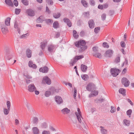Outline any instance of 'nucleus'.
<instances>
[{"instance_id":"41","label":"nucleus","mask_w":134,"mask_h":134,"mask_svg":"<svg viewBox=\"0 0 134 134\" xmlns=\"http://www.w3.org/2000/svg\"><path fill=\"white\" fill-rule=\"evenodd\" d=\"M106 14L105 13H103L101 16V18L102 19L103 21H104L105 20L106 18Z\"/></svg>"},{"instance_id":"38","label":"nucleus","mask_w":134,"mask_h":134,"mask_svg":"<svg viewBox=\"0 0 134 134\" xmlns=\"http://www.w3.org/2000/svg\"><path fill=\"white\" fill-rule=\"evenodd\" d=\"M100 30V27H96L94 29V32L96 34H97Z\"/></svg>"},{"instance_id":"21","label":"nucleus","mask_w":134,"mask_h":134,"mask_svg":"<svg viewBox=\"0 0 134 134\" xmlns=\"http://www.w3.org/2000/svg\"><path fill=\"white\" fill-rule=\"evenodd\" d=\"M62 111L63 114H67L70 112V110L68 109L67 108H65L62 109Z\"/></svg>"},{"instance_id":"4","label":"nucleus","mask_w":134,"mask_h":134,"mask_svg":"<svg viewBox=\"0 0 134 134\" xmlns=\"http://www.w3.org/2000/svg\"><path fill=\"white\" fill-rule=\"evenodd\" d=\"M122 84L125 87H127L130 84V82L128 79L126 77L122 78L121 80Z\"/></svg>"},{"instance_id":"20","label":"nucleus","mask_w":134,"mask_h":134,"mask_svg":"<svg viewBox=\"0 0 134 134\" xmlns=\"http://www.w3.org/2000/svg\"><path fill=\"white\" fill-rule=\"evenodd\" d=\"M43 17L42 16H41L37 19L36 22L37 23H42L43 21Z\"/></svg>"},{"instance_id":"8","label":"nucleus","mask_w":134,"mask_h":134,"mask_svg":"<svg viewBox=\"0 0 134 134\" xmlns=\"http://www.w3.org/2000/svg\"><path fill=\"white\" fill-rule=\"evenodd\" d=\"M1 28L3 34H5L6 33L8 32V30L6 26L4 24H1Z\"/></svg>"},{"instance_id":"61","label":"nucleus","mask_w":134,"mask_h":134,"mask_svg":"<svg viewBox=\"0 0 134 134\" xmlns=\"http://www.w3.org/2000/svg\"><path fill=\"white\" fill-rule=\"evenodd\" d=\"M42 134H50V133L49 131L44 130L43 131Z\"/></svg>"},{"instance_id":"27","label":"nucleus","mask_w":134,"mask_h":134,"mask_svg":"<svg viewBox=\"0 0 134 134\" xmlns=\"http://www.w3.org/2000/svg\"><path fill=\"white\" fill-rule=\"evenodd\" d=\"M23 76L25 77L24 78L28 79H29L32 78V77L28 74V73L27 72H26L24 73Z\"/></svg>"},{"instance_id":"62","label":"nucleus","mask_w":134,"mask_h":134,"mask_svg":"<svg viewBox=\"0 0 134 134\" xmlns=\"http://www.w3.org/2000/svg\"><path fill=\"white\" fill-rule=\"evenodd\" d=\"M67 25L69 27H71L72 26V23L69 20L68 21V22L66 23Z\"/></svg>"},{"instance_id":"58","label":"nucleus","mask_w":134,"mask_h":134,"mask_svg":"<svg viewBox=\"0 0 134 134\" xmlns=\"http://www.w3.org/2000/svg\"><path fill=\"white\" fill-rule=\"evenodd\" d=\"M13 3L14 5L16 6H17L18 5V2L17 0H14Z\"/></svg>"},{"instance_id":"34","label":"nucleus","mask_w":134,"mask_h":134,"mask_svg":"<svg viewBox=\"0 0 134 134\" xmlns=\"http://www.w3.org/2000/svg\"><path fill=\"white\" fill-rule=\"evenodd\" d=\"M76 60L74 59H73V60H71L70 63V64L71 66H73L74 64L76 62Z\"/></svg>"},{"instance_id":"10","label":"nucleus","mask_w":134,"mask_h":134,"mask_svg":"<svg viewBox=\"0 0 134 134\" xmlns=\"http://www.w3.org/2000/svg\"><path fill=\"white\" fill-rule=\"evenodd\" d=\"M113 53V51L112 50L108 49L105 52L104 56L105 57L110 58L112 56Z\"/></svg>"},{"instance_id":"26","label":"nucleus","mask_w":134,"mask_h":134,"mask_svg":"<svg viewBox=\"0 0 134 134\" xmlns=\"http://www.w3.org/2000/svg\"><path fill=\"white\" fill-rule=\"evenodd\" d=\"M53 17L55 19L59 18L61 15V14L59 13H54L53 14Z\"/></svg>"},{"instance_id":"29","label":"nucleus","mask_w":134,"mask_h":134,"mask_svg":"<svg viewBox=\"0 0 134 134\" xmlns=\"http://www.w3.org/2000/svg\"><path fill=\"white\" fill-rule=\"evenodd\" d=\"M93 93L91 94V95H89V97H93L94 96H96L98 95V92L97 91L94 90L93 91Z\"/></svg>"},{"instance_id":"1","label":"nucleus","mask_w":134,"mask_h":134,"mask_svg":"<svg viewBox=\"0 0 134 134\" xmlns=\"http://www.w3.org/2000/svg\"><path fill=\"white\" fill-rule=\"evenodd\" d=\"M86 43L84 40H80L78 41H76L75 44L77 47H81V49L79 50L80 52L84 51L87 48V46L86 45Z\"/></svg>"},{"instance_id":"18","label":"nucleus","mask_w":134,"mask_h":134,"mask_svg":"<svg viewBox=\"0 0 134 134\" xmlns=\"http://www.w3.org/2000/svg\"><path fill=\"white\" fill-rule=\"evenodd\" d=\"M5 2L6 4L9 6L12 7L14 6L11 0H5Z\"/></svg>"},{"instance_id":"39","label":"nucleus","mask_w":134,"mask_h":134,"mask_svg":"<svg viewBox=\"0 0 134 134\" xmlns=\"http://www.w3.org/2000/svg\"><path fill=\"white\" fill-rule=\"evenodd\" d=\"M51 93L50 91H46L45 93V95L46 97H48L51 94Z\"/></svg>"},{"instance_id":"5","label":"nucleus","mask_w":134,"mask_h":134,"mask_svg":"<svg viewBox=\"0 0 134 134\" xmlns=\"http://www.w3.org/2000/svg\"><path fill=\"white\" fill-rule=\"evenodd\" d=\"M56 48L55 45L50 44L48 46V51L50 53H52L53 52H54Z\"/></svg>"},{"instance_id":"35","label":"nucleus","mask_w":134,"mask_h":134,"mask_svg":"<svg viewBox=\"0 0 134 134\" xmlns=\"http://www.w3.org/2000/svg\"><path fill=\"white\" fill-rule=\"evenodd\" d=\"M93 56L96 57L98 58H100L102 57L101 54L99 53H97L96 54H94V55Z\"/></svg>"},{"instance_id":"57","label":"nucleus","mask_w":134,"mask_h":134,"mask_svg":"<svg viewBox=\"0 0 134 134\" xmlns=\"http://www.w3.org/2000/svg\"><path fill=\"white\" fill-rule=\"evenodd\" d=\"M18 26V25L17 21H15L14 24V27L15 29H17L19 28Z\"/></svg>"},{"instance_id":"31","label":"nucleus","mask_w":134,"mask_h":134,"mask_svg":"<svg viewBox=\"0 0 134 134\" xmlns=\"http://www.w3.org/2000/svg\"><path fill=\"white\" fill-rule=\"evenodd\" d=\"M81 2L84 7L86 8L87 7L88 3L85 1L82 0Z\"/></svg>"},{"instance_id":"7","label":"nucleus","mask_w":134,"mask_h":134,"mask_svg":"<svg viewBox=\"0 0 134 134\" xmlns=\"http://www.w3.org/2000/svg\"><path fill=\"white\" fill-rule=\"evenodd\" d=\"M56 102L59 104H60L63 103V101L61 97L58 96H56L54 97Z\"/></svg>"},{"instance_id":"63","label":"nucleus","mask_w":134,"mask_h":134,"mask_svg":"<svg viewBox=\"0 0 134 134\" xmlns=\"http://www.w3.org/2000/svg\"><path fill=\"white\" fill-rule=\"evenodd\" d=\"M80 36L81 37H83L85 35V32L83 31H81L80 33Z\"/></svg>"},{"instance_id":"48","label":"nucleus","mask_w":134,"mask_h":134,"mask_svg":"<svg viewBox=\"0 0 134 134\" xmlns=\"http://www.w3.org/2000/svg\"><path fill=\"white\" fill-rule=\"evenodd\" d=\"M41 127L42 128H46L47 127V124L45 122H44L42 123L41 125Z\"/></svg>"},{"instance_id":"44","label":"nucleus","mask_w":134,"mask_h":134,"mask_svg":"<svg viewBox=\"0 0 134 134\" xmlns=\"http://www.w3.org/2000/svg\"><path fill=\"white\" fill-rule=\"evenodd\" d=\"M89 3L92 6H94L95 5V2L94 0H90Z\"/></svg>"},{"instance_id":"53","label":"nucleus","mask_w":134,"mask_h":134,"mask_svg":"<svg viewBox=\"0 0 134 134\" xmlns=\"http://www.w3.org/2000/svg\"><path fill=\"white\" fill-rule=\"evenodd\" d=\"M120 45L122 47L124 48L125 47L126 44L124 41H121L120 43Z\"/></svg>"},{"instance_id":"55","label":"nucleus","mask_w":134,"mask_h":134,"mask_svg":"<svg viewBox=\"0 0 134 134\" xmlns=\"http://www.w3.org/2000/svg\"><path fill=\"white\" fill-rule=\"evenodd\" d=\"M82 23V20H79L77 21V25L78 26H81V24Z\"/></svg>"},{"instance_id":"22","label":"nucleus","mask_w":134,"mask_h":134,"mask_svg":"<svg viewBox=\"0 0 134 134\" xmlns=\"http://www.w3.org/2000/svg\"><path fill=\"white\" fill-rule=\"evenodd\" d=\"M92 83H88L86 87V89L87 90L89 91H91L92 90Z\"/></svg>"},{"instance_id":"32","label":"nucleus","mask_w":134,"mask_h":134,"mask_svg":"<svg viewBox=\"0 0 134 134\" xmlns=\"http://www.w3.org/2000/svg\"><path fill=\"white\" fill-rule=\"evenodd\" d=\"M38 118L36 117H34L33 118V122L34 124H37L38 122Z\"/></svg>"},{"instance_id":"2","label":"nucleus","mask_w":134,"mask_h":134,"mask_svg":"<svg viewBox=\"0 0 134 134\" xmlns=\"http://www.w3.org/2000/svg\"><path fill=\"white\" fill-rule=\"evenodd\" d=\"M120 71L118 69L111 68L110 69V72L111 74L114 77H116L120 73Z\"/></svg>"},{"instance_id":"43","label":"nucleus","mask_w":134,"mask_h":134,"mask_svg":"<svg viewBox=\"0 0 134 134\" xmlns=\"http://www.w3.org/2000/svg\"><path fill=\"white\" fill-rule=\"evenodd\" d=\"M101 131L103 134H107V130L105 129H101Z\"/></svg>"},{"instance_id":"16","label":"nucleus","mask_w":134,"mask_h":134,"mask_svg":"<svg viewBox=\"0 0 134 134\" xmlns=\"http://www.w3.org/2000/svg\"><path fill=\"white\" fill-rule=\"evenodd\" d=\"M26 53L27 56L28 58H30L31 57L32 52L29 48L27 49Z\"/></svg>"},{"instance_id":"28","label":"nucleus","mask_w":134,"mask_h":134,"mask_svg":"<svg viewBox=\"0 0 134 134\" xmlns=\"http://www.w3.org/2000/svg\"><path fill=\"white\" fill-rule=\"evenodd\" d=\"M81 77L84 80L87 81L88 79L89 76L87 75L84 74L81 76Z\"/></svg>"},{"instance_id":"45","label":"nucleus","mask_w":134,"mask_h":134,"mask_svg":"<svg viewBox=\"0 0 134 134\" xmlns=\"http://www.w3.org/2000/svg\"><path fill=\"white\" fill-rule=\"evenodd\" d=\"M53 22V20L52 19H48L46 20V23L47 24H49V23L52 24Z\"/></svg>"},{"instance_id":"47","label":"nucleus","mask_w":134,"mask_h":134,"mask_svg":"<svg viewBox=\"0 0 134 134\" xmlns=\"http://www.w3.org/2000/svg\"><path fill=\"white\" fill-rule=\"evenodd\" d=\"M60 35V33L58 32H55V34L54 36V37L56 38H58Z\"/></svg>"},{"instance_id":"49","label":"nucleus","mask_w":134,"mask_h":134,"mask_svg":"<svg viewBox=\"0 0 134 134\" xmlns=\"http://www.w3.org/2000/svg\"><path fill=\"white\" fill-rule=\"evenodd\" d=\"M83 15H84L85 17L88 18L89 15V12H84L83 13Z\"/></svg>"},{"instance_id":"40","label":"nucleus","mask_w":134,"mask_h":134,"mask_svg":"<svg viewBox=\"0 0 134 134\" xmlns=\"http://www.w3.org/2000/svg\"><path fill=\"white\" fill-rule=\"evenodd\" d=\"M21 10L20 9L16 8L15 9V13L16 15L19 14L21 12Z\"/></svg>"},{"instance_id":"59","label":"nucleus","mask_w":134,"mask_h":134,"mask_svg":"<svg viewBox=\"0 0 134 134\" xmlns=\"http://www.w3.org/2000/svg\"><path fill=\"white\" fill-rule=\"evenodd\" d=\"M92 86H91V87L92 91L96 90V88L95 87V85L94 84L92 83Z\"/></svg>"},{"instance_id":"30","label":"nucleus","mask_w":134,"mask_h":134,"mask_svg":"<svg viewBox=\"0 0 134 134\" xmlns=\"http://www.w3.org/2000/svg\"><path fill=\"white\" fill-rule=\"evenodd\" d=\"M73 36L75 38H78L79 35L77 34L76 31L75 30H74L73 31Z\"/></svg>"},{"instance_id":"23","label":"nucleus","mask_w":134,"mask_h":134,"mask_svg":"<svg viewBox=\"0 0 134 134\" xmlns=\"http://www.w3.org/2000/svg\"><path fill=\"white\" fill-rule=\"evenodd\" d=\"M84 57V56L83 55H76L75 56L74 58L75 60H76V61L77 62L78 60L83 58Z\"/></svg>"},{"instance_id":"52","label":"nucleus","mask_w":134,"mask_h":134,"mask_svg":"<svg viewBox=\"0 0 134 134\" xmlns=\"http://www.w3.org/2000/svg\"><path fill=\"white\" fill-rule=\"evenodd\" d=\"M103 46L105 48H108L109 47V45L106 42H104L103 43Z\"/></svg>"},{"instance_id":"56","label":"nucleus","mask_w":134,"mask_h":134,"mask_svg":"<svg viewBox=\"0 0 134 134\" xmlns=\"http://www.w3.org/2000/svg\"><path fill=\"white\" fill-rule=\"evenodd\" d=\"M114 13V11L113 10H111L109 11V15L110 16L113 15Z\"/></svg>"},{"instance_id":"19","label":"nucleus","mask_w":134,"mask_h":134,"mask_svg":"<svg viewBox=\"0 0 134 134\" xmlns=\"http://www.w3.org/2000/svg\"><path fill=\"white\" fill-rule=\"evenodd\" d=\"M119 92L123 96H126L125 93L126 90L122 88H120L119 90Z\"/></svg>"},{"instance_id":"15","label":"nucleus","mask_w":134,"mask_h":134,"mask_svg":"<svg viewBox=\"0 0 134 134\" xmlns=\"http://www.w3.org/2000/svg\"><path fill=\"white\" fill-rule=\"evenodd\" d=\"M81 68L83 72H86L87 70V66L82 64L81 65Z\"/></svg>"},{"instance_id":"11","label":"nucleus","mask_w":134,"mask_h":134,"mask_svg":"<svg viewBox=\"0 0 134 134\" xmlns=\"http://www.w3.org/2000/svg\"><path fill=\"white\" fill-rule=\"evenodd\" d=\"M42 82L44 83L45 82L48 85L51 84V79L47 76H46L43 78Z\"/></svg>"},{"instance_id":"9","label":"nucleus","mask_w":134,"mask_h":134,"mask_svg":"<svg viewBox=\"0 0 134 134\" xmlns=\"http://www.w3.org/2000/svg\"><path fill=\"white\" fill-rule=\"evenodd\" d=\"M36 88L33 84H30L28 86V90L30 92H33L36 90Z\"/></svg>"},{"instance_id":"13","label":"nucleus","mask_w":134,"mask_h":134,"mask_svg":"<svg viewBox=\"0 0 134 134\" xmlns=\"http://www.w3.org/2000/svg\"><path fill=\"white\" fill-rule=\"evenodd\" d=\"M88 24L90 28L92 29L94 27V23L93 20L91 19L89 20L88 21Z\"/></svg>"},{"instance_id":"17","label":"nucleus","mask_w":134,"mask_h":134,"mask_svg":"<svg viewBox=\"0 0 134 134\" xmlns=\"http://www.w3.org/2000/svg\"><path fill=\"white\" fill-rule=\"evenodd\" d=\"M44 41L43 42H41V43L40 47L42 50L44 49L46 46L47 44V42L46 41L44 42Z\"/></svg>"},{"instance_id":"24","label":"nucleus","mask_w":134,"mask_h":134,"mask_svg":"<svg viewBox=\"0 0 134 134\" xmlns=\"http://www.w3.org/2000/svg\"><path fill=\"white\" fill-rule=\"evenodd\" d=\"M11 18L9 17H8L7 18L5 21V25L7 26H8L10 25V21Z\"/></svg>"},{"instance_id":"51","label":"nucleus","mask_w":134,"mask_h":134,"mask_svg":"<svg viewBox=\"0 0 134 134\" xmlns=\"http://www.w3.org/2000/svg\"><path fill=\"white\" fill-rule=\"evenodd\" d=\"M46 2L48 3V4L52 5L53 4V2L52 0H46Z\"/></svg>"},{"instance_id":"25","label":"nucleus","mask_w":134,"mask_h":134,"mask_svg":"<svg viewBox=\"0 0 134 134\" xmlns=\"http://www.w3.org/2000/svg\"><path fill=\"white\" fill-rule=\"evenodd\" d=\"M59 25L58 22L57 21H54L53 25V27L55 29H57L59 27Z\"/></svg>"},{"instance_id":"37","label":"nucleus","mask_w":134,"mask_h":134,"mask_svg":"<svg viewBox=\"0 0 134 134\" xmlns=\"http://www.w3.org/2000/svg\"><path fill=\"white\" fill-rule=\"evenodd\" d=\"M10 110H9L8 109H6L4 108V113L5 115H7L9 113V111H10Z\"/></svg>"},{"instance_id":"36","label":"nucleus","mask_w":134,"mask_h":134,"mask_svg":"<svg viewBox=\"0 0 134 134\" xmlns=\"http://www.w3.org/2000/svg\"><path fill=\"white\" fill-rule=\"evenodd\" d=\"M50 92L52 94H53L55 92L56 90L54 87H52L50 89Z\"/></svg>"},{"instance_id":"46","label":"nucleus","mask_w":134,"mask_h":134,"mask_svg":"<svg viewBox=\"0 0 134 134\" xmlns=\"http://www.w3.org/2000/svg\"><path fill=\"white\" fill-rule=\"evenodd\" d=\"M132 113V110L131 109H130L127 111L126 114L127 115L129 116V117H130V116L131 115Z\"/></svg>"},{"instance_id":"12","label":"nucleus","mask_w":134,"mask_h":134,"mask_svg":"<svg viewBox=\"0 0 134 134\" xmlns=\"http://www.w3.org/2000/svg\"><path fill=\"white\" fill-rule=\"evenodd\" d=\"M49 68L46 66H44L43 67L39 69V71L40 72L43 73H47L48 72Z\"/></svg>"},{"instance_id":"50","label":"nucleus","mask_w":134,"mask_h":134,"mask_svg":"<svg viewBox=\"0 0 134 134\" xmlns=\"http://www.w3.org/2000/svg\"><path fill=\"white\" fill-rule=\"evenodd\" d=\"M120 58L119 56H118L116 58L114 62L116 63H118L120 62Z\"/></svg>"},{"instance_id":"60","label":"nucleus","mask_w":134,"mask_h":134,"mask_svg":"<svg viewBox=\"0 0 134 134\" xmlns=\"http://www.w3.org/2000/svg\"><path fill=\"white\" fill-rule=\"evenodd\" d=\"M98 8L99 9L102 10L103 9V5L99 4L98 6Z\"/></svg>"},{"instance_id":"33","label":"nucleus","mask_w":134,"mask_h":134,"mask_svg":"<svg viewBox=\"0 0 134 134\" xmlns=\"http://www.w3.org/2000/svg\"><path fill=\"white\" fill-rule=\"evenodd\" d=\"M21 2L25 5H27L29 4V2L27 0H21Z\"/></svg>"},{"instance_id":"6","label":"nucleus","mask_w":134,"mask_h":134,"mask_svg":"<svg viewBox=\"0 0 134 134\" xmlns=\"http://www.w3.org/2000/svg\"><path fill=\"white\" fill-rule=\"evenodd\" d=\"M26 13L28 16H34L35 15L34 11L31 9H28L26 10Z\"/></svg>"},{"instance_id":"3","label":"nucleus","mask_w":134,"mask_h":134,"mask_svg":"<svg viewBox=\"0 0 134 134\" xmlns=\"http://www.w3.org/2000/svg\"><path fill=\"white\" fill-rule=\"evenodd\" d=\"M77 111L78 113L76 111L75 113V114L76 115L77 118L79 122H81V118H82L81 113L80 109L79 108H77Z\"/></svg>"},{"instance_id":"42","label":"nucleus","mask_w":134,"mask_h":134,"mask_svg":"<svg viewBox=\"0 0 134 134\" xmlns=\"http://www.w3.org/2000/svg\"><path fill=\"white\" fill-rule=\"evenodd\" d=\"M10 103L9 101H7V105L8 109L9 110H10Z\"/></svg>"},{"instance_id":"64","label":"nucleus","mask_w":134,"mask_h":134,"mask_svg":"<svg viewBox=\"0 0 134 134\" xmlns=\"http://www.w3.org/2000/svg\"><path fill=\"white\" fill-rule=\"evenodd\" d=\"M115 111V109L113 107H111V110H110V112L112 113H114Z\"/></svg>"},{"instance_id":"54","label":"nucleus","mask_w":134,"mask_h":134,"mask_svg":"<svg viewBox=\"0 0 134 134\" xmlns=\"http://www.w3.org/2000/svg\"><path fill=\"white\" fill-rule=\"evenodd\" d=\"M124 121L126 125L127 126H129V125L130 123L129 122V120L126 119H124Z\"/></svg>"},{"instance_id":"14","label":"nucleus","mask_w":134,"mask_h":134,"mask_svg":"<svg viewBox=\"0 0 134 134\" xmlns=\"http://www.w3.org/2000/svg\"><path fill=\"white\" fill-rule=\"evenodd\" d=\"M33 133L34 134H39V130L37 127H34L32 129Z\"/></svg>"}]
</instances>
